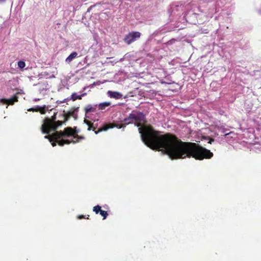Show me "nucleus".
<instances>
[{
	"instance_id": "f257e3e1",
	"label": "nucleus",
	"mask_w": 261,
	"mask_h": 261,
	"mask_svg": "<svg viewBox=\"0 0 261 261\" xmlns=\"http://www.w3.org/2000/svg\"><path fill=\"white\" fill-rule=\"evenodd\" d=\"M123 123H111L113 127L121 128L134 123L139 127L141 140L148 147L153 150H163L172 160L192 157L196 160L210 159L213 153L195 143L183 142L174 135L167 133L161 135L151 125H143L145 123L144 115L140 112H132L123 119Z\"/></svg>"
},
{
	"instance_id": "f03ea898",
	"label": "nucleus",
	"mask_w": 261,
	"mask_h": 261,
	"mask_svg": "<svg viewBox=\"0 0 261 261\" xmlns=\"http://www.w3.org/2000/svg\"><path fill=\"white\" fill-rule=\"evenodd\" d=\"M73 136L74 138H79L80 137L77 134V132L70 127L65 128L64 131H56L52 135L46 136L45 138H48L49 141L51 142V139L58 140L61 138L69 137Z\"/></svg>"
},
{
	"instance_id": "7ed1b4c3",
	"label": "nucleus",
	"mask_w": 261,
	"mask_h": 261,
	"mask_svg": "<svg viewBox=\"0 0 261 261\" xmlns=\"http://www.w3.org/2000/svg\"><path fill=\"white\" fill-rule=\"evenodd\" d=\"M64 123L62 121L58 120L53 123L49 118H46L44 120V123L42 125L41 129L44 134H48L50 131H56L59 126Z\"/></svg>"
},
{
	"instance_id": "20e7f679",
	"label": "nucleus",
	"mask_w": 261,
	"mask_h": 261,
	"mask_svg": "<svg viewBox=\"0 0 261 261\" xmlns=\"http://www.w3.org/2000/svg\"><path fill=\"white\" fill-rule=\"evenodd\" d=\"M84 123H86L88 126V130H93L96 134H98L100 132H101L102 131H106L109 128H113V126L112 125L111 123H106L103 125V126L99 128L97 130H96V128L97 127L96 125H94L93 123H92L91 121L85 119H84Z\"/></svg>"
},
{
	"instance_id": "39448f33",
	"label": "nucleus",
	"mask_w": 261,
	"mask_h": 261,
	"mask_svg": "<svg viewBox=\"0 0 261 261\" xmlns=\"http://www.w3.org/2000/svg\"><path fill=\"white\" fill-rule=\"evenodd\" d=\"M141 36V33L139 32H132L126 35L124 38V42L128 45L130 44Z\"/></svg>"
},
{
	"instance_id": "423d86ee",
	"label": "nucleus",
	"mask_w": 261,
	"mask_h": 261,
	"mask_svg": "<svg viewBox=\"0 0 261 261\" xmlns=\"http://www.w3.org/2000/svg\"><path fill=\"white\" fill-rule=\"evenodd\" d=\"M17 101H18V97L16 95H14L13 97L9 99L2 98L0 99L1 102L7 104L8 105H12Z\"/></svg>"
},
{
	"instance_id": "0eeeda50",
	"label": "nucleus",
	"mask_w": 261,
	"mask_h": 261,
	"mask_svg": "<svg viewBox=\"0 0 261 261\" xmlns=\"http://www.w3.org/2000/svg\"><path fill=\"white\" fill-rule=\"evenodd\" d=\"M108 94L111 98H114L115 99H119L121 97L122 95L118 92H113L112 91H109Z\"/></svg>"
},
{
	"instance_id": "6e6552de",
	"label": "nucleus",
	"mask_w": 261,
	"mask_h": 261,
	"mask_svg": "<svg viewBox=\"0 0 261 261\" xmlns=\"http://www.w3.org/2000/svg\"><path fill=\"white\" fill-rule=\"evenodd\" d=\"M74 139H75V140H64L65 144H69L71 143L74 144V143L79 142L81 140L84 139L85 137H79V138H76Z\"/></svg>"
},
{
	"instance_id": "1a4fd4ad",
	"label": "nucleus",
	"mask_w": 261,
	"mask_h": 261,
	"mask_svg": "<svg viewBox=\"0 0 261 261\" xmlns=\"http://www.w3.org/2000/svg\"><path fill=\"white\" fill-rule=\"evenodd\" d=\"M77 54L76 52H72L70 55L66 58V61L67 62H70L72 60L77 57Z\"/></svg>"
},
{
	"instance_id": "9d476101",
	"label": "nucleus",
	"mask_w": 261,
	"mask_h": 261,
	"mask_svg": "<svg viewBox=\"0 0 261 261\" xmlns=\"http://www.w3.org/2000/svg\"><path fill=\"white\" fill-rule=\"evenodd\" d=\"M86 94V93H84L82 95H77L76 93H73L71 95V98L70 99H71L73 101H75L77 99H81L82 97L85 95Z\"/></svg>"
},
{
	"instance_id": "9b49d317",
	"label": "nucleus",
	"mask_w": 261,
	"mask_h": 261,
	"mask_svg": "<svg viewBox=\"0 0 261 261\" xmlns=\"http://www.w3.org/2000/svg\"><path fill=\"white\" fill-rule=\"evenodd\" d=\"M110 105H111L110 102H104L100 103L98 105V108L99 110H102L105 109L106 107L110 106Z\"/></svg>"
},
{
	"instance_id": "f8f14e48",
	"label": "nucleus",
	"mask_w": 261,
	"mask_h": 261,
	"mask_svg": "<svg viewBox=\"0 0 261 261\" xmlns=\"http://www.w3.org/2000/svg\"><path fill=\"white\" fill-rule=\"evenodd\" d=\"M78 109H79V108L77 107V108H75V109H74L73 110L68 111L67 112V113L69 115V116H70V117H73L75 119H76L77 114L75 113V111H77Z\"/></svg>"
},
{
	"instance_id": "ddd939ff",
	"label": "nucleus",
	"mask_w": 261,
	"mask_h": 261,
	"mask_svg": "<svg viewBox=\"0 0 261 261\" xmlns=\"http://www.w3.org/2000/svg\"><path fill=\"white\" fill-rule=\"evenodd\" d=\"M95 110V109L94 108H93L90 105H88L85 108V111L86 114H88L90 112H94Z\"/></svg>"
},
{
	"instance_id": "4468645a",
	"label": "nucleus",
	"mask_w": 261,
	"mask_h": 261,
	"mask_svg": "<svg viewBox=\"0 0 261 261\" xmlns=\"http://www.w3.org/2000/svg\"><path fill=\"white\" fill-rule=\"evenodd\" d=\"M17 65L21 70H23V69L25 66V63L23 61H19L17 63Z\"/></svg>"
},
{
	"instance_id": "2eb2a0df",
	"label": "nucleus",
	"mask_w": 261,
	"mask_h": 261,
	"mask_svg": "<svg viewBox=\"0 0 261 261\" xmlns=\"http://www.w3.org/2000/svg\"><path fill=\"white\" fill-rule=\"evenodd\" d=\"M101 206L97 205L93 207V211L96 214L100 213L101 211Z\"/></svg>"
},
{
	"instance_id": "dca6fc26",
	"label": "nucleus",
	"mask_w": 261,
	"mask_h": 261,
	"mask_svg": "<svg viewBox=\"0 0 261 261\" xmlns=\"http://www.w3.org/2000/svg\"><path fill=\"white\" fill-rule=\"evenodd\" d=\"M99 214L101 216L103 217V220L106 219L108 215L107 212L103 210H101Z\"/></svg>"
},
{
	"instance_id": "f3484780",
	"label": "nucleus",
	"mask_w": 261,
	"mask_h": 261,
	"mask_svg": "<svg viewBox=\"0 0 261 261\" xmlns=\"http://www.w3.org/2000/svg\"><path fill=\"white\" fill-rule=\"evenodd\" d=\"M51 139V142L53 141H56V142L58 143V144L59 146H63L65 145L64 139H62L61 140H54L53 139Z\"/></svg>"
},
{
	"instance_id": "a211bd4d",
	"label": "nucleus",
	"mask_w": 261,
	"mask_h": 261,
	"mask_svg": "<svg viewBox=\"0 0 261 261\" xmlns=\"http://www.w3.org/2000/svg\"><path fill=\"white\" fill-rule=\"evenodd\" d=\"M63 117L64 118V120H63L64 122H66V121H67L69 120V119L70 118L67 113H64L63 115Z\"/></svg>"
},
{
	"instance_id": "6ab92c4d",
	"label": "nucleus",
	"mask_w": 261,
	"mask_h": 261,
	"mask_svg": "<svg viewBox=\"0 0 261 261\" xmlns=\"http://www.w3.org/2000/svg\"><path fill=\"white\" fill-rule=\"evenodd\" d=\"M40 110V107L36 106L35 108H33L28 110L29 111H35V112H39Z\"/></svg>"
},
{
	"instance_id": "aec40b11",
	"label": "nucleus",
	"mask_w": 261,
	"mask_h": 261,
	"mask_svg": "<svg viewBox=\"0 0 261 261\" xmlns=\"http://www.w3.org/2000/svg\"><path fill=\"white\" fill-rule=\"evenodd\" d=\"M41 114H44L46 113L45 107L42 108L40 107V110L39 111Z\"/></svg>"
},
{
	"instance_id": "412c9836",
	"label": "nucleus",
	"mask_w": 261,
	"mask_h": 261,
	"mask_svg": "<svg viewBox=\"0 0 261 261\" xmlns=\"http://www.w3.org/2000/svg\"><path fill=\"white\" fill-rule=\"evenodd\" d=\"M89 215H88L87 217H86V216H84V215H79L78 216V218L79 219H83V218L89 219Z\"/></svg>"
},
{
	"instance_id": "4be33fe9",
	"label": "nucleus",
	"mask_w": 261,
	"mask_h": 261,
	"mask_svg": "<svg viewBox=\"0 0 261 261\" xmlns=\"http://www.w3.org/2000/svg\"><path fill=\"white\" fill-rule=\"evenodd\" d=\"M205 139H207L206 137H205ZM207 139H208V143L212 144V142L214 141V139L207 137Z\"/></svg>"
},
{
	"instance_id": "5701e85b",
	"label": "nucleus",
	"mask_w": 261,
	"mask_h": 261,
	"mask_svg": "<svg viewBox=\"0 0 261 261\" xmlns=\"http://www.w3.org/2000/svg\"><path fill=\"white\" fill-rule=\"evenodd\" d=\"M56 119V115H53L50 119L49 118V120H51L53 123L55 122V120Z\"/></svg>"
},
{
	"instance_id": "b1692460",
	"label": "nucleus",
	"mask_w": 261,
	"mask_h": 261,
	"mask_svg": "<svg viewBox=\"0 0 261 261\" xmlns=\"http://www.w3.org/2000/svg\"><path fill=\"white\" fill-rule=\"evenodd\" d=\"M51 145L53 146H55L56 145V143L55 142H52Z\"/></svg>"
},
{
	"instance_id": "393cba45",
	"label": "nucleus",
	"mask_w": 261,
	"mask_h": 261,
	"mask_svg": "<svg viewBox=\"0 0 261 261\" xmlns=\"http://www.w3.org/2000/svg\"><path fill=\"white\" fill-rule=\"evenodd\" d=\"M6 0H0V3H2V2H4L5 1H6Z\"/></svg>"
}]
</instances>
